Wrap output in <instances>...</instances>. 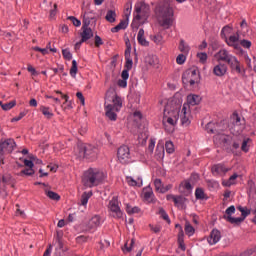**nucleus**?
I'll list each match as a JSON object with an SVG mask.
<instances>
[{"mask_svg":"<svg viewBox=\"0 0 256 256\" xmlns=\"http://www.w3.org/2000/svg\"><path fill=\"white\" fill-rule=\"evenodd\" d=\"M179 117L182 125H189L191 123V120H189L191 117V111L189 110L188 105H183L180 113L177 109L171 110L169 105L165 107L163 125L167 133H173V131H175V126L177 125V121H179Z\"/></svg>","mask_w":256,"mask_h":256,"instance_id":"nucleus-1","label":"nucleus"},{"mask_svg":"<svg viewBox=\"0 0 256 256\" xmlns=\"http://www.w3.org/2000/svg\"><path fill=\"white\" fill-rule=\"evenodd\" d=\"M123 107V99L115 91L108 90L105 96L104 109L106 117L110 121H117V113L121 111Z\"/></svg>","mask_w":256,"mask_h":256,"instance_id":"nucleus-2","label":"nucleus"},{"mask_svg":"<svg viewBox=\"0 0 256 256\" xmlns=\"http://www.w3.org/2000/svg\"><path fill=\"white\" fill-rule=\"evenodd\" d=\"M103 179H105V173L97 168H89L82 176V184L84 187L92 188L97 187Z\"/></svg>","mask_w":256,"mask_h":256,"instance_id":"nucleus-3","label":"nucleus"},{"mask_svg":"<svg viewBox=\"0 0 256 256\" xmlns=\"http://www.w3.org/2000/svg\"><path fill=\"white\" fill-rule=\"evenodd\" d=\"M173 15V8L169 6L160 7L158 11V20L161 27L169 29V27L173 25Z\"/></svg>","mask_w":256,"mask_h":256,"instance_id":"nucleus-4","label":"nucleus"},{"mask_svg":"<svg viewBox=\"0 0 256 256\" xmlns=\"http://www.w3.org/2000/svg\"><path fill=\"white\" fill-rule=\"evenodd\" d=\"M150 8L145 2H138L135 5V14H134V21L135 23H145L149 17Z\"/></svg>","mask_w":256,"mask_h":256,"instance_id":"nucleus-5","label":"nucleus"},{"mask_svg":"<svg viewBox=\"0 0 256 256\" xmlns=\"http://www.w3.org/2000/svg\"><path fill=\"white\" fill-rule=\"evenodd\" d=\"M199 70L197 69H188L182 75V82L184 85H195L199 83Z\"/></svg>","mask_w":256,"mask_h":256,"instance_id":"nucleus-6","label":"nucleus"},{"mask_svg":"<svg viewBox=\"0 0 256 256\" xmlns=\"http://www.w3.org/2000/svg\"><path fill=\"white\" fill-rule=\"evenodd\" d=\"M109 209H110V215L111 217H114V219H122L123 218V211H121V208L119 207V201L117 198H112L109 202Z\"/></svg>","mask_w":256,"mask_h":256,"instance_id":"nucleus-7","label":"nucleus"},{"mask_svg":"<svg viewBox=\"0 0 256 256\" xmlns=\"http://www.w3.org/2000/svg\"><path fill=\"white\" fill-rule=\"evenodd\" d=\"M16 143L15 140L12 138H8V139H2L0 141V155H3L5 153H13V150L16 147Z\"/></svg>","mask_w":256,"mask_h":256,"instance_id":"nucleus-8","label":"nucleus"},{"mask_svg":"<svg viewBox=\"0 0 256 256\" xmlns=\"http://www.w3.org/2000/svg\"><path fill=\"white\" fill-rule=\"evenodd\" d=\"M118 160L122 163H129L131 161V152L129 150V147L126 145L121 146L118 148L117 152Z\"/></svg>","mask_w":256,"mask_h":256,"instance_id":"nucleus-9","label":"nucleus"},{"mask_svg":"<svg viewBox=\"0 0 256 256\" xmlns=\"http://www.w3.org/2000/svg\"><path fill=\"white\" fill-rule=\"evenodd\" d=\"M99 155V148L91 144H87L83 147V152L80 154V157H90L95 158Z\"/></svg>","mask_w":256,"mask_h":256,"instance_id":"nucleus-10","label":"nucleus"},{"mask_svg":"<svg viewBox=\"0 0 256 256\" xmlns=\"http://www.w3.org/2000/svg\"><path fill=\"white\" fill-rule=\"evenodd\" d=\"M225 130V126L221 125V123L210 122L206 125L207 133H212L214 135H221Z\"/></svg>","mask_w":256,"mask_h":256,"instance_id":"nucleus-11","label":"nucleus"},{"mask_svg":"<svg viewBox=\"0 0 256 256\" xmlns=\"http://www.w3.org/2000/svg\"><path fill=\"white\" fill-rule=\"evenodd\" d=\"M97 227H101V216L95 215L93 216L86 226V231H90V233H95L97 231Z\"/></svg>","mask_w":256,"mask_h":256,"instance_id":"nucleus-12","label":"nucleus"},{"mask_svg":"<svg viewBox=\"0 0 256 256\" xmlns=\"http://www.w3.org/2000/svg\"><path fill=\"white\" fill-rule=\"evenodd\" d=\"M232 120L234 128L231 129V133H233V135H239V133L243 131V126H241V117L237 114H233Z\"/></svg>","mask_w":256,"mask_h":256,"instance_id":"nucleus-13","label":"nucleus"},{"mask_svg":"<svg viewBox=\"0 0 256 256\" xmlns=\"http://www.w3.org/2000/svg\"><path fill=\"white\" fill-rule=\"evenodd\" d=\"M226 63L227 65H229L232 71H236V73H241V62L239 61V59H237V57L232 55L231 58Z\"/></svg>","mask_w":256,"mask_h":256,"instance_id":"nucleus-14","label":"nucleus"},{"mask_svg":"<svg viewBox=\"0 0 256 256\" xmlns=\"http://www.w3.org/2000/svg\"><path fill=\"white\" fill-rule=\"evenodd\" d=\"M225 42L229 47H233L234 49H240L239 44V33L229 36L228 38L225 37Z\"/></svg>","mask_w":256,"mask_h":256,"instance_id":"nucleus-15","label":"nucleus"},{"mask_svg":"<svg viewBox=\"0 0 256 256\" xmlns=\"http://www.w3.org/2000/svg\"><path fill=\"white\" fill-rule=\"evenodd\" d=\"M209 245H217L221 241V232L217 229H213L210 236L207 238Z\"/></svg>","mask_w":256,"mask_h":256,"instance_id":"nucleus-16","label":"nucleus"},{"mask_svg":"<svg viewBox=\"0 0 256 256\" xmlns=\"http://www.w3.org/2000/svg\"><path fill=\"white\" fill-rule=\"evenodd\" d=\"M126 183H128L130 187H143V178L141 176H138L136 178L132 176H127Z\"/></svg>","mask_w":256,"mask_h":256,"instance_id":"nucleus-17","label":"nucleus"},{"mask_svg":"<svg viewBox=\"0 0 256 256\" xmlns=\"http://www.w3.org/2000/svg\"><path fill=\"white\" fill-rule=\"evenodd\" d=\"M232 56L233 55L225 49H221L219 52L215 54V58L217 59V61H224V63H227L228 60L232 58Z\"/></svg>","mask_w":256,"mask_h":256,"instance_id":"nucleus-18","label":"nucleus"},{"mask_svg":"<svg viewBox=\"0 0 256 256\" xmlns=\"http://www.w3.org/2000/svg\"><path fill=\"white\" fill-rule=\"evenodd\" d=\"M226 73H227V66L223 63H219L213 68V74L216 77H224Z\"/></svg>","mask_w":256,"mask_h":256,"instance_id":"nucleus-19","label":"nucleus"},{"mask_svg":"<svg viewBox=\"0 0 256 256\" xmlns=\"http://www.w3.org/2000/svg\"><path fill=\"white\" fill-rule=\"evenodd\" d=\"M187 103L188 104H184V105L188 106V111H189V105H191L192 107H195V105H199V103H201V96L197 94H190L187 96Z\"/></svg>","mask_w":256,"mask_h":256,"instance_id":"nucleus-20","label":"nucleus"},{"mask_svg":"<svg viewBox=\"0 0 256 256\" xmlns=\"http://www.w3.org/2000/svg\"><path fill=\"white\" fill-rule=\"evenodd\" d=\"M81 43H86L93 37V30L91 28H82V32L80 33Z\"/></svg>","mask_w":256,"mask_h":256,"instance_id":"nucleus-21","label":"nucleus"},{"mask_svg":"<svg viewBox=\"0 0 256 256\" xmlns=\"http://www.w3.org/2000/svg\"><path fill=\"white\" fill-rule=\"evenodd\" d=\"M229 169H227L223 164H217L212 167L213 175H225Z\"/></svg>","mask_w":256,"mask_h":256,"instance_id":"nucleus-22","label":"nucleus"},{"mask_svg":"<svg viewBox=\"0 0 256 256\" xmlns=\"http://www.w3.org/2000/svg\"><path fill=\"white\" fill-rule=\"evenodd\" d=\"M137 41L143 47H149V42L145 39V30L143 28L138 31Z\"/></svg>","mask_w":256,"mask_h":256,"instance_id":"nucleus-23","label":"nucleus"},{"mask_svg":"<svg viewBox=\"0 0 256 256\" xmlns=\"http://www.w3.org/2000/svg\"><path fill=\"white\" fill-rule=\"evenodd\" d=\"M143 195L145 201H147L148 203H153V199H155V194H153V190L151 188H144Z\"/></svg>","mask_w":256,"mask_h":256,"instance_id":"nucleus-24","label":"nucleus"},{"mask_svg":"<svg viewBox=\"0 0 256 256\" xmlns=\"http://www.w3.org/2000/svg\"><path fill=\"white\" fill-rule=\"evenodd\" d=\"M185 203H187V198L182 195L176 196V200H174L175 207H178V209H185Z\"/></svg>","mask_w":256,"mask_h":256,"instance_id":"nucleus-25","label":"nucleus"},{"mask_svg":"<svg viewBox=\"0 0 256 256\" xmlns=\"http://www.w3.org/2000/svg\"><path fill=\"white\" fill-rule=\"evenodd\" d=\"M178 49L184 55H189V51H191V47H189V44H187L183 39L180 40Z\"/></svg>","mask_w":256,"mask_h":256,"instance_id":"nucleus-26","label":"nucleus"},{"mask_svg":"<svg viewBox=\"0 0 256 256\" xmlns=\"http://www.w3.org/2000/svg\"><path fill=\"white\" fill-rule=\"evenodd\" d=\"M91 197H93V192H84L80 199V205L85 207L87 203H89V199H91Z\"/></svg>","mask_w":256,"mask_h":256,"instance_id":"nucleus-27","label":"nucleus"},{"mask_svg":"<svg viewBox=\"0 0 256 256\" xmlns=\"http://www.w3.org/2000/svg\"><path fill=\"white\" fill-rule=\"evenodd\" d=\"M156 157L159 159H163L165 157V146L163 145L162 142H159L156 147Z\"/></svg>","mask_w":256,"mask_h":256,"instance_id":"nucleus-28","label":"nucleus"},{"mask_svg":"<svg viewBox=\"0 0 256 256\" xmlns=\"http://www.w3.org/2000/svg\"><path fill=\"white\" fill-rule=\"evenodd\" d=\"M129 23L125 20H122L118 25L111 29L112 33H119L122 29H127Z\"/></svg>","mask_w":256,"mask_h":256,"instance_id":"nucleus-29","label":"nucleus"},{"mask_svg":"<svg viewBox=\"0 0 256 256\" xmlns=\"http://www.w3.org/2000/svg\"><path fill=\"white\" fill-rule=\"evenodd\" d=\"M250 143H251L250 138L243 139L242 144H241V151H243V153H249V149L251 147Z\"/></svg>","mask_w":256,"mask_h":256,"instance_id":"nucleus-30","label":"nucleus"},{"mask_svg":"<svg viewBox=\"0 0 256 256\" xmlns=\"http://www.w3.org/2000/svg\"><path fill=\"white\" fill-rule=\"evenodd\" d=\"M40 111L43 115H45L46 119L53 118V111H51V108L46 106H41Z\"/></svg>","mask_w":256,"mask_h":256,"instance_id":"nucleus-31","label":"nucleus"},{"mask_svg":"<svg viewBox=\"0 0 256 256\" xmlns=\"http://www.w3.org/2000/svg\"><path fill=\"white\" fill-rule=\"evenodd\" d=\"M116 17L117 13H115V10H108L105 19L108 23H115Z\"/></svg>","mask_w":256,"mask_h":256,"instance_id":"nucleus-32","label":"nucleus"},{"mask_svg":"<svg viewBox=\"0 0 256 256\" xmlns=\"http://www.w3.org/2000/svg\"><path fill=\"white\" fill-rule=\"evenodd\" d=\"M154 187L156 191H159L160 193H165L167 191V189L163 188V182H161V179L154 180Z\"/></svg>","mask_w":256,"mask_h":256,"instance_id":"nucleus-33","label":"nucleus"},{"mask_svg":"<svg viewBox=\"0 0 256 256\" xmlns=\"http://www.w3.org/2000/svg\"><path fill=\"white\" fill-rule=\"evenodd\" d=\"M185 233L188 235V237H192V235H195V228L191 225V223L186 222L185 223Z\"/></svg>","mask_w":256,"mask_h":256,"instance_id":"nucleus-34","label":"nucleus"},{"mask_svg":"<svg viewBox=\"0 0 256 256\" xmlns=\"http://www.w3.org/2000/svg\"><path fill=\"white\" fill-rule=\"evenodd\" d=\"M45 195H47V197L49 199H51L52 201H59L61 199V196H59V194H57V192H53L51 190L46 191Z\"/></svg>","mask_w":256,"mask_h":256,"instance_id":"nucleus-35","label":"nucleus"},{"mask_svg":"<svg viewBox=\"0 0 256 256\" xmlns=\"http://www.w3.org/2000/svg\"><path fill=\"white\" fill-rule=\"evenodd\" d=\"M139 211H141V209H139V207L137 206H131L129 204H126V213H128V215H135V213H139Z\"/></svg>","mask_w":256,"mask_h":256,"instance_id":"nucleus-36","label":"nucleus"},{"mask_svg":"<svg viewBox=\"0 0 256 256\" xmlns=\"http://www.w3.org/2000/svg\"><path fill=\"white\" fill-rule=\"evenodd\" d=\"M238 211L242 214V219H246L249 215H251V210L247 209L246 207L243 206H238L237 207Z\"/></svg>","mask_w":256,"mask_h":256,"instance_id":"nucleus-37","label":"nucleus"},{"mask_svg":"<svg viewBox=\"0 0 256 256\" xmlns=\"http://www.w3.org/2000/svg\"><path fill=\"white\" fill-rule=\"evenodd\" d=\"M224 219L227 220L229 223H243V221H245L242 217L233 218L227 215H224Z\"/></svg>","mask_w":256,"mask_h":256,"instance_id":"nucleus-38","label":"nucleus"},{"mask_svg":"<svg viewBox=\"0 0 256 256\" xmlns=\"http://www.w3.org/2000/svg\"><path fill=\"white\" fill-rule=\"evenodd\" d=\"M0 105L4 111H9L13 109V107L16 105L15 101H11L8 103L3 104V102H0Z\"/></svg>","mask_w":256,"mask_h":256,"instance_id":"nucleus-39","label":"nucleus"},{"mask_svg":"<svg viewBox=\"0 0 256 256\" xmlns=\"http://www.w3.org/2000/svg\"><path fill=\"white\" fill-rule=\"evenodd\" d=\"M165 149H166V152L169 153V154L174 153L175 146L173 145V142L167 141L165 143Z\"/></svg>","mask_w":256,"mask_h":256,"instance_id":"nucleus-40","label":"nucleus"},{"mask_svg":"<svg viewBox=\"0 0 256 256\" xmlns=\"http://www.w3.org/2000/svg\"><path fill=\"white\" fill-rule=\"evenodd\" d=\"M70 75L71 77H76L77 76V60L72 61V66L70 69Z\"/></svg>","mask_w":256,"mask_h":256,"instance_id":"nucleus-41","label":"nucleus"},{"mask_svg":"<svg viewBox=\"0 0 256 256\" xmlns=\"http://www.w3.org/2000/svg\"><path fill=\"white\" fill-rule=\"evenodd\" d=\"M62 55L64 59H66V61H71V59H73V54H71V51H69V49H63Z\"/></svg>","mask_w":256,"mask_h":256,"instance_id":"nucleus-42","label":"nucleus"},{"mask_svg":"<svg viewBox=\"0 0 256 256\" xmlns=\"http://www.w3.org/2000/svg\"><path fill=\"white\" fill-rule=\"evenodd\" d=\"M159 215L160 217H162V219H164V221H167V223H171V220L169 219V215L167 214V212H165V209L160 208Z\"/></svg>","mask_w":256,"mask_h":256,"instance_id":"nucleus-43","label":"nucleus"},{"mask_svg":"<svg viewBox=\"0 0 256 256\" xmlns=\"http://www.w3.org/2000/svg\"><path fill=\"white\" fill-rule=\"evenodd\" d=\"M239 177L237 174H233L230 176L229 180L225 183L226 187H231V185H235V180Z\"/></svg>","mask_w":256,"mask_h":256,"instance_id":"nucleus-44","label":"nucleus"},{"mask_svg":"<svg viewBox=\"0 0 256 256\" xmlns=\"http://www.w3.org/2000/svg\"><path fill=\"white\" fill-rule=\"evenodd\" d=\"M195 197L196 199H205V191L201 188H197L195 191Z\"/></svg>","mask_w":256,"mask_h":256,"instance_id":"nucleus-45","label":"nucleus"},{"mask_svg":"<svg viewBox=\"0 0 256 256\" xmlns=\"http://www.w3.org/2000/svg\"><path fill=\"white\" fill-rule=\"evenodd\" d=\"M152 41H154L156 45H161L163 43V36L161 34H156L152 37Z\"/></svg>","mask_w":256,"mask_h":256,"instance_id":"nucleus-46","label":"nucleus"},{"mask_svg":"<svg viewBox=\"0 0 256 256\" xmlns=\"http://www.w3.org/2000/svg\"><path fill=\"white\" fill-rule=\"evenodd\" d=\"M186 54H179L176 58V63L178 65H183V63H185V61H187V56H185Z\"/></svg>","mask_w":256,"mask_h":256,"instance_id":"nucleus-47","label":"nucleus"},{"mask_svg":"<svg viewBox=\"0 0 256 256\" xmlns=\"http://www.w3.org/2000/svg\"><path fill=\"white\" fill-rule=\"evenodd\" d=\"M207 53L205 52H200L197 54V58L199 59L200 63H207Z\"/></svg>","mask_w":256,"mask_h":256,"instance_id":"nucleus-48","label":"nucleus"},{"mask_svg":"<svg viewBox=\"0 0 256 256\" xmlns=\"http://www.w3.org/2000/svg\"><path fill=\"white\" fill-rule=\"evenodd\" d=\"M142 117H143V115H142L139 111H135V112L133 113V119H134L136 125H139V123H140Z\"/></svg>","mask_w":256,"mask_h":256,"instance_id":"nucleus-49","label":"nucleus"},{"mask_svg":"<svg viewBox=\"0 0 256 256\" xmlns=\"http://www.w3.org/2000/svg\"><path fill=\"white\" fill-rule=\"evenodd\" d=\"M68 20L71 21V23H73L74 27H81V20L77 19L74 16H69Z\"/></svg>","mask_w":256,"mask_h":256,"instance_id":"nucleus-50","label":"nucleus"},{"mask_svg":"<svg viewBox=\"0 0 256 256\" xmlns=\"http://www.w3.org/2000/svg\"><path fill=\"white\" fill-rule=\"evenodd\" d=\"M131 9H133V4H131L130 2H127L124 10V14L126 17H129V15H131Z\"/></svg>","mask_w":256,"mask_h":256,"instance_id":"nucleus-51","label":"nucleus"},{"mask_svg":"<svg viewBox=\"0 0 256 256\" xmlns=\"http://www.w3.org/2000/svg\"><path fill=\"white\" fill-rule=\"evenodd\" d=\"M125 59H126L125 69L128 71H131V69H133V60L131 59V57H127Z\"/></svg>","mask_w":256,"mask_h":256,"instance_id":"nucleus-52","label":"nucleus"},{"mask_svg":"<svg viewBox=\"0 0 256 256\" xmlns=\"http://www.w3.org/2000/svg\"><path fill=\"white\" fill-rule=\"evenodd\" d=\"M182 185L184 187V189H186L187 191H191V189H193V182H190L189 180H185L184 182H182Z\"/></svg>","mask_w":256,"mask_h":256,"instance_id":"nucleus-53","label":"nucleus"},{"mask_svg":"<svg viewBox=\"0 0 256 256\" xmlns=\"http://www.w3.org/2000/svg\"><path fill=\"white\" fill-rule=\"evenodd\" d=\"M82 23V29H90L89 25H91V20H89V18L84 16Z\"/></svg>","mask_w":256,"mask_h":256,"instance_id":"nucleus-54","label":"nucleus"},{"mask_svg":"<svg viewBox=\"0 0 256 256\" xmlns=\"http://www.w3.org/2000/svg\"><path fill=\"white\" fill-rule=\"evenodd\" d=\"M26 115H27V113L21 112L18 116L12 118L11 122L15 123L17 121H21L23 119V117H25Z\"/></svg>","mask_w":256,"mask_h":256,"instance_id":"nucleus-55","label":"nucleus"},{"mask_svg":"<svg viewBox=\"0 0 256 256\" xmlns=\"http://www.w3.org/2000/svg\"><path fill=\"white\" fill-rule=\"evenodd\" d=\"M155 149V139H150L149 145H148V153H153Z\"/></svg>","mask_w":256,"mask_h":256,"instance_id":"nucleus-56","label":"nucleus"},{"mask_svg":"<svg viewBox=\"0 0 256 256\" xmlns=\"http://www.w3.org/2000/svg\"><path fill=\"white\" fill-rule=\"evenodd\" d=\"M239 45L244 47V49H250L251 48V41L249 40H242Z\"/></svg>","mask_w":256,"mask_h":256,"instance_id":"nucleus-57","label":"nucleus"},{"mask_svg":"<svg viewBox=\"0 0 256 256\" xmlns=\"http://www.w3.org/2000/svg\"><path fill=\"white\" fill-rule=\"evenodd\" d=\"M35 173V171L33 170V168H26L24 170L21 171V175H28L31 176Z\"/></svg>","mask_w":256,"mask_h":256,"instance_id":"nucleus-58","label":"nucleus"},{"mask_svg":"<svg viewBox=\"0 0 256 256\" xmlns=\"http://www.w3.org/2000/svg\"><path fill=\"white\" fill-rule=\"evenodd\" d=\"M192 185H195L197 181H199V175L198 174H192L188 180Z\"/></svg>","mask_w":256,"mask_h":256,"instance_id":"nucleus-59","label":"nucleus"},{"mask_svg":"<svg viewBox=\"0 0 256 256\" xmlns=\"http://www.w3.org/2000/svg\"><path fill=\"white\" fill-rule=\"evenodd\" d=\"M27 71L31 73V75H33L34 77H37V75H39V72H37V70H35V68H33V66L31 65H28Z\"/></svg>","mask_w":256,"mask_h":256,"instance_id":"nucleus-60","label":"nucleus"},{"mask_svg":"<svg viewBox=\"0 0 256 256\" xmlns=\"http://www.w3.org/2000/svg\"><path fill=\"white\" fill-rule=\"evenodd\" d=\"M133 240H131V243H130V246H128V244L126 243L125 245H124V247L122 248V251L124 252V253H130V251H131V247H133Z\"/></svg>","mask_w":256,"mask_h":256,"instance_id":"nucleus-61","label":"nucleus"},{"mask_svg":"<svg viewBox=\"0 0 256 256\" xmlns=\"http://www.w3.org/2000/svg\"><path fill=\"white\" fill-rule=\"evenodd\" d=\"M227 217H231V215H233V213H235V206H230L226 209L225 211Z\"/></svg>","mask_w":256,"mask_h":256,"instance_id":"nucleus-62","label":"nucleus"},{"mask_svg":"<svg viewBox=\"0 0 256 256\" xmlns=\"http://www.w3.org/2000/svg\"><path fill=\"white\" fill-rule=\"evenodd\" d=\"M103 45V39H101L98 35L95 36V47H101Z\"/></svg>","mask_w":256,"mask_h":256,"instance_id":"nucleus-63","label":"nucleus"},{"mask_svg":"<svg viewBox=\"0 0 256 256\" xmlns=\"http://www.w3.org/2000/svg\"><path fill=\"white\" fill-rule=\"evenodd\" d=\"M122 79L126 80L129 79V70L124 69L121 74Z\"/></svg>","mask_w":256,"mask_h":256,"instance_id":"nucleus-64","label":"nucleus"}]
</instances>
